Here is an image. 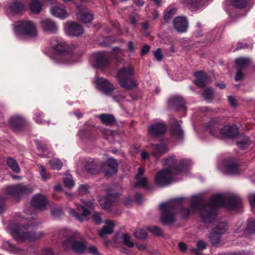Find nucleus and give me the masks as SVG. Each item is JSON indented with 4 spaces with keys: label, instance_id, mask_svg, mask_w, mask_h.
Instances as JSON below:
<instances>
[{
    "label": "nucleus",
    "instance_id": "1",
    "mask_svg": "<svg viewBox=\"0 0 255 255\" xmlns=\"http://www.w3.org/2000/svg\"><path fill=\"white\" fill-rule=\"evenodd\" d=\"M184 200V198H178L161 203L159 206L161 211V222L165 225H170L175 221V213L177 212L183 217L187 218L196 211H199L204 223L212 222L209 239L213 245L220 243L222 236L228 230L226 223L213 221L216 215V209L221 206H226L235 210L240 207L242 204L240 197L232 194H215L211 197L209 204L207 205H204L201 195H195L191 197L190 205L186 208L183 207Z\"/></svg>",
    "mask_w": 255,
    "mask_h": 255
},
{
    "label": "nucleus",
    "instance_id": "2",
    "mask_svg": "<svg viewBox=\"0 0 255 255\" xmlns=\"http://www.w3.org/2000/svg\"><path fill=\"white\" fill-rule=\"evenodd\" d=\"M162 164L165 169L159 171L155 177V183L159 186H164L169 184L174 179L175 175L179 172L185 171L191 162L184 160L179 164L176 163L175 157L170 156L165 158Z\"/></svg>",
    "mask_w": 255,
    "mask_h": 255
},
{
    "label": "nucleus",
    "instance_id": "3",
    "mask_svg": "<svg viewBox=\"0 0 255 255\" xmlns=\"http://www.w3.org/2000/svg\"><path fill=\"white\" fill-rule=\"evenodd\" d=\"M7 232L11 235L13 238L18 240L32 241L40 238L43 234L41 232L36 233L25 227H17L12 224L7 229Z\"/></svg>",
    "mask_w": 255,
    "mask_h": 255
},
{
    "label": "nucleus",
    "instance_id": "4",
    "mask_svg": "<svg viewBox=\"0 0 255 255\" xmlns=\"http://www.w3.org/2000/svg\"><path fill=\"white\" fill-rule=\"evenodd\" d=\"M134 73L133 67L130 65L120 69L117 74L120 85L128 90L136 87L138 84L132 78Z\"/></svg>",
    "mask_w": 255,
    "mask_h": 255
},
{
    "label": "nucleus",
    "instance_id": "5",
    "mask_svg": "<svg viewBox=\"0 0 255 255\" xmlns=\"http://www.w3.org/2000/svg\"><path fill=\"white\" fill-rule=\"evenodd\" d=\"M6 198L19 201L23 196L33 192V188L31 186H25L22 184L8 185L2 189Z\"/></svg>",
    "mask_w": 255,
    "mask_h": 255
},
{
    "label": "nucleus",
    "instance_id": "6",
    "mask_svg": "<svg viewBox=\"0 0 255 255\" xmlns=\"http://www.w3.org/2000/svg\"><path fill=\"white\" fill-rule=\"evenodd\" d=\"M14 29L17 35H24L34 38L37 35V30L35 23L29 20H21L14 24Z\"/></svg>",
    "mask_w": 255,
    "mask_h": 255
},
{
    "label": "nucleus",
    "instance_id": "7",
    "mask_svg": "<svg viewBox=\"0 0 255 255\" xmlns=\"http://www.w3.org/2000/svg\"><path fill=\"white\" fill-rule=\"evenodd\" d=\"M207 129L213 135L219 133L225 137H235L238 134L237 127L234 125L226 126L219 130V124L214 121L210 122L206 126Z\"/></svg>",
    "mask_w": 255,
    "mask_h": 255
},
{
    "label": "nucleus",
    "instance_id": "8",
    "mask_svg": "<svg viewBox=\"0 0 255 255\" xmlns=\"http://www.w3.org/2000/svg\"><path fill=\"white\" fill-rule=\"evenodd\" d=\"M72 49V48L70 46H68L64 41L60 39L54 49V51L56 52L64 53L59 57L60 60V61L59 62L60 63L63 64H70L75 62V59L74 56L70 53Z\"/></svg>",
    "mask_w": 255,
    "mask_h": 255
},
{
    "label": "nucleus",
    "instance_id": "9",
    "mask_svg": "<svg viewBox=\"0 0 255 255\" xmlns=\"http://www.w3.org/2000/svg\"><path fill=\"white\" fill-rule=\"evenodd\" d=\"M82 202L84 206L79 205L77 206V209L79 212L82 213L81 214L76 213V212L73 209L69 210V213L72 216L74 217L77 220L80 221H83L87 215L89 214V210L86 207L89 209H93L94 205L90 201L82 200Z\"/></svg>",
    "mask_w": 255,
    "mask_h": 255
},
{
    "label": "nucleus",
    "instance_id": "10",
    "mask_svg": "<svg viewBox=\"0 0 255 255\" xmlns=\"http://www.w3.org/2000/svg\"><path fill=\"white\" fill-rule=\"evenodd\" d=\"M93 65L96 68H104L109 66L110 62V55L105 52L95 53L93 54Z\"/></svg>",
    "mask_w": 255,
    "mask_h": 255
},
{
    "label": "nucleus",
    "instance_id": "11",
    "mask_svg": "<svg viewBox=\"0 0 255 255\" xmlns=\"http://www.w3.org/2000/svg\"><path fill=\"white\" fill-rule=\"evenodd\" d=\"M64 29L66 34L70 36H78L84 32L83 27L77 22H67Z\"/></svg>",
    "mask_w": 255,
    "mask_h": 255
},
{
    "label": "nucleus",
    "instance_id": "12",
    "mask_svg": "<svg viewBox=\"0 0 255 255\" xmlns=\"http://www.w3.org/2000/svg\"><path fill=\"white\" fill-rule=\"evenodd\" d=\"M118 194L116 193H112L108 191V195L106 197L101 198L98 200L99 203L104 210H109L112 204L117 201Z\"/></svg>",
    "mask_w": 255,
    "mask_h": 255
},
{
    "label": "nucleus",
    "instance_id": "13",
    "mask_svg": "<svg viewBox=\"0 0 255 255\" xmlns=\"http://www.w3.org/2000/svg\"><path fill=\"white\" fill-rule=\"evenodd\" d=\"M63 245L65 248H71L74 252L78 253H83L86 249V245L82 242L74 240L73 238H70L65 241Z\"/></svg>",
    "mask_w": 255,
    "mask_h": 255
},
{
    "label": "nucleus",
    "instance_id": "14",
    "mask_svg": "<svg viewBox=\"0 0 255 255\" xmlns=\"http://www.w3.org/2000/svg\"><path fill=\"white\" fill-rule=\"evenodd\" d=\"M77 18L80 21L84 22H90L93 19V14L89 12L85 7L82 5H77Z\"/></svg>",
    "mask_w": 255,
    "mask_h": 255
},
{
    "label": "nucleus",
    "instance_id": "15",
    "mask_svg": "<svg viewBox=\"0 0 255 255\" xmlns=\"http://www.w3.org/2000/svg\"><path fill=\"white\" fill-rule=\"evenodd\" d=\"M174 28L179 32H185L188 28V23L184 16L176 17L173 21Z\"/></svg>",
    "mask_w": 255,
    "mask_h": 255
},
{
    "label": "nucleus",
    "instance_id": "16",
    "mask_svg": "<svg viewBox=\"0 0 255 255\" xmlns=\"http://www.w3.org/2000/svg\"><path fill=\"white\" fill-rule=\"evenodd\" d=\"M96 82L98 89L105 94H109L114 89L113 85L105 79L97 78Z\"/></svg>",
    "mask_w": 255,
    "mask_h": 255
},
{
    "label": "nucleus",
    "instance_id": "17",
    "mask_svg": "<svg viewBox=\"0 0 255 255\" xmlns=\"http://www.w3.org/2000/svg\"><path fill=\"white\" fill-rule=\"evenodd\" d=\"M31 204L35 209H43L47 204V201L43 195L36 194L32 197Z\"/></svg>",
    "mask_w": 255,
    "mask_h": 255
},
{
    "label": "nucleus",
    "instance_id": "18",
    "mask_svg": "<svg viewBox=\"0 0 255 255\" xmlns=\"http://www.w3.org/2000/svg\"><path fill=\"white\" fill-rule=\"evenodd\" d=\"M166 127L163 123H157L151 125L149 127L148 132L153 136L161 135L165 133Z\"/></svg>",
    "mask_w": 255,
    "mask_h": 255
},
{
    "label": "nucleus",
    "instance_id": "19",
    "mask_svg": "<svg viewBox=\"0 0 255 255\" xmlns=\"http://www.w3.org/2000/svg\"><path fill=\"white\" fill-rule=\"evenodd\" d=\"M103 169L106 175L116 174L118 169V163L113 158H109L103 164Z\"/></svg>",
    "mask_w": 255,
    "mask_h": 255
},
{
    "label": "nucleus",
    "instance_id": "20",
    "mask_svg": "<svg viewBox=\"0 0 255 255\" xmlns=\"http://www.w3.org/2000/svg\"><path fill=\"white\" fill-rule=\"evenodd\" d=\"M179 1L192 11L198 10L202 5V0H179Z\"/></svg>",
    "mask_w": 255,
    "mask_h": 255
},
{
    "label": "nucleus",
    "instance_id": "21",
    "mask_svg": "<svg viewBox=\"0 0 255 255\" xmlns=\"http://www.w3.org/2000/svg\"><path fill=\"white\" fill-rule=\"evenodd\" d=\"M41 25L44 31L55 33L58 30L56 23L49 19H44L41 21Z\"/></svg>",
    "mask_w": 255,
    "mask_h": 255
},
{
    "label": "nucleus",
    "instance_id": "22",
    "mask_svg": "<svg viewBox=\"0 0 255 255\" xmlns=\"http://www.w3.org/2000/svg\"><path fill=\"white\" fill-rule=\"evenodd\" d=\"M50 13L54 16L61 18H66L68 15V13L66 10L58 5H54L50 8Z\"/></svg>",
    "mask_w": 255,
    "mask_h": 255
},
{
    "label": "nucleus",
    "instance_id": "23",
    "mask_svg": "<svg viewBox=\"0 0 255 255\" xmlns=\"http://www.w3.org/2000/svg\"><path fill=\"white\" fill-rule=\"evenodd\" d=\"M144 172V170L142 167H139L138 169L137 173L135 177L136 182L135 187L142 186L144 188H147V179L145 177H142Z\"/></svg>",
    "mask_w": 255,
    "mask_h": 255
},
{
    "label": "nucleus",
    "instance_id": "24",
    "mask_svg": "<svg viewBox=\"0 0 255 255\" xmlns=\"http://www.w3.org/2000/svg\"><path fill=\"white\" fill-rule=\"evenodd\" d=\"M152 149L153 155L157 158L168 150L166 145L163 143L152 145Z\"/></svg>",
    "mask_w": 255,
    "mask_h": 255
},
{
    "label": "nucleus",
    "instance_id": "25",
    "mask_svg": "<svg viewBox=\"0 0 255 255\" xmlns=\"http://www.w3.org/2000/svg\"><path fill=\"white\" fill-rule=\"evenodd\" d=\"M115 222L113 221H106L102 229L99 231V236L104 237L105 235L111 234L113 232V228L115 227Z\"/></svg>",
    "mask_w": 255,
    "mask_h": 255
},
{
    "label": "nucleus",
    "instance_id": "26",
    "mask_svg": "<svg viewBox=\"0 0 255 255\" xmlns=\"http://www.w3.org/2000/svg\"><path fill=\"white\" fill-rule=\"evenodd\" d=\"M225 172L232 174H238L239 173L238 165L232 160H228L225 162Z\"/></svg>",
    "mask_w": 255,
    "mask_h": 255
},
{
    "label": "nucleus",
    "instance_id": "27",
    "mask_svg": "<svg viewBox=\"0 0 255 255\" xmlns=\"http://www.w3.org/2000/svg\"><path fill=\"white\" fill-rule=\"evenodd\" d=\"M25 9V5L19 1H14L11 3L8 6V10L11 13L18 14Z\"/></svg>",
    "mask_w": 255,
    "mask_h": 255
},
{
    "label": "nucleus",
    "instance_id": "28",
    "mask_svg": "<svg viewBox=\"0 0 255 255\" xmlns=\"http://www.w3.org/2000/svg\"><path fill=\"white\" fill-rule=\"evenodd\" d=\"M196 80L195 84L200 87H204L208 82V78L207 75L202 71H199L195 74Z\"/></svg>",
    "mask_w": 255,
    "mask_h": 255
},
{
    "label": "nucleus",
    "instance_id": "29",
    "mask_svg": "<svg viewBox=\"0 0 255 255\" xmlns=\"http://www.w3.org/2000/svg\"><path fill=\"white\" fill-rule=\"evenodd\" d=\"M24 120L19 116H13L9 120L10 124L12 127L15 128H17L22 126L24 124Z\"/></svg>",
    "mask_w": 255,
    "mask_h": 255
},
{
    "label": "nucleus",
    "instance_id": "30",
    "mask_svg": "<svg viewBox=\"0 0 255 255\" xmlns=\"http://www.w3.org/2000/svg\"><path fill=\"white\" fill-rule=\"evenodd\" d=\"M251 59L249 58H239L236 60V66L238 69L242 70L246 68L249 65Z\"/></svg>",
    "mask_w": 255,
    "mask_h": 255
},
{
    "label": "nucleus",
    "instance_id": "31",
    "mask_svg": "<svg viewBox=\"0 0 255 255\" xmlns=\"http://www.w3.org/2000/svg\"><path fill=\"white\" fill-rule=\"evenodd\" d=\"M102 123L107 125H113L115 122V119L112 115L101 114L99 116Z\"/></svg>",
    "mask_w": 255,
    "mask_h": 255
},
{
    "label": "nucleus",
    "instance_id": "32",
    "mask_svg": "<svg viewBox=\"0 0 255 255\" xmlns=\"http://www.w3.org/2000/svg\"><path fill=\"white\" fill-rule=\"evenodd\" d=\"M29 7L32 12L37 14L41 11L42 5L39 0H31Z\"/></svg>",
    "mask_w": 255,
    "mask_h": 255
},
{
    "label": "nucleus",
    "instance_id": "33",
    "mask_svg": "<svg viewBox=\"0 0 255 255\" xmlns=\"http://www.w3.org/2000/svg\"><path fill=\"white\" fill-rule=\"evenodd\" d=\"M169 103L174 106L183 107L185 108V102L180 96H175L171 98L169 100Z\"/></svg>",
    "mask_w": 255,
    "mask_h": 255
},
{
    "label": "nucleus",
    "instance_id": "34",
    "mask_svg": "<svg viewBox=\"0 0 255 255\" xmlns=\"http://www.w3.org/2000/svg\"><path fill=\"white\" fill-rule=\"evenodd\" d=\"M121 242L128 248H132L134 246L131 237L127 233H123L121 236Z\"/></svg>",
    "mask_w": 255,
    "mask_h": 255
},
{
    "label": "nucleus",
    "instance_id": "35",
    "mask_svg": "<svg viewBox=\"0 0 255 255\" xmlns=\"http://www.w3.org/2000/svg\"><path fill=\"white\" fill-rule=\"evenodd\" d=\"M7 163L9 168H10L13 171L18 173L20 171V168L16 161L12 158H8L7 160Z\"/></svg>",
    "mask_w": 255,
    "mask_h": 255
},
{
    "label": "nucleus",
    "instance_id": "36",
    "mask_svg": "<svg viewBox=\"0 0 255 255\" xmlns=\"http://www.w3.org/2000/svg\"><path fill=\"white\" fill-rule=\"evenodd\" d=\"M251 143L250 140L247 137H244L243 138L239 139L237 142V145L239 148L241 149H246L249 146Z\"/></svg>",
    "mask_w": 255,
    "mask_h": 255
},
{
    "label": "nucleus",
    "instance_id": "37",
    "mask_svg": "<svg viewBox=\"0 0 255 255\" xmlns=\"http://www.w3.org/2000/svg\"><path fill=\"white\" fill-rule=\"evenodd\" d=\"M85 167L87 172L91 174L98 173L97 165L94 161H89V163L86 164Z\"/></svg>",
    "mask_w": 255,
    "mask_h": 255
},
{
    "label": "nucleus",
    "instance_id": "38",
    "mask_svg": "<svg viewBox=\"0 0 255 255\" xmlns=\"http://www.w3.org/2000/svg\"><path fill=\"white\" fill-rule=\"evenodd\" d=\"M177 9L175 8H167L165 11L164 19L165 21L170 20L176 13Z\"/></svg>",
    "mask_w": 255,
    "mask_h": 255
},
{
    "label": "nucleus",
    "instance_id": "39",
    "mask_svg": "<svg viewBox=\"0 0 255 255\" xmlns=\"http://www.w3.org/2000/svg\"><path fill=\"white\" fill-rule=\"evenodd\" d=\"M171 131L173 134L176 136L182 137L183 131L179 125L177 123L174 124L171 128Z\"/></svg>",
    "mask_w": 255,
    "mask_h": 255
},
{
    "label": "nucleus",
    "instance_id": "40",
    "mask_svg": "<svg viewBox=\"0 0 255 255\" xmlns=\"http://www.w3.org/2000/svg\"><path fill=\"white\" fill-rule=\"evenodd\" d=\"M246 230L250 233L255 234V219L250 218L248 220Z\"/></svg>",
    "mask_w": 255,
    "mask_h": 255
},
{
    "label": "nucleus",
    "instance_id": "41",
    "mask_svg": "<svg viewBox=\"0 0 255 255\" xmlns=\"http://www.w3.org/2000/svg\"><path fill=\"white\" fill-rule=\"evenodd\" d=\"M135 237L139 240H144L147 237V234L143 229H138L134 233Z\"/></svg>",
    "mask_w": 255,
    "mask_h": 255
},
{
    "label": "nucleus",
    "instance_id": "42",
    "mask_svg": "<svg viewBox=\"0 0 255 255\" xmlns=\"http://www.w3.org/2000/svg\"><path fill=\"white\" fill-rule=\"evenodd\" d=\"M49 163L50 165V167L53 169L59 170L62 166V163L61 161L59 159L57 158L49 160Z\"/></svg>",
    "mask_w": 255,
    "mask_h": 255
},
{
    "label": "nucleus",
    "instance_id": "43",
    "mask_svg": "<svg viewBox=\"0 0 255 255\" xmlns=\"http://www.w3.org/2000/svg\"><path fill=\"white\" fill-rule=\"evenodd\" d=\"M35 142L37 145V149L39 151L43 153H45L47 152L48 150V146L47 145L39 140H36Z\"/></svg>",
    "mask_w": 255,
    "mask_h": 255
},
{
    "label": "nucleus",
    "instance_id": "44",
    "mask_svg": "<svg viewBox=\"0 0 255 255\" xmlns=\"http://www.w3.org/2000/svg\"><path fill=\"white\" fill-rule=\"evenodd\" d=\"M232 5L238 8L245 7L247 4V0H231Z\"/></svg>",
    "mask_w": 255,
    "mask_h": 255
},
{
    "label": "nucleus",
    "instance_id": "45",
    "mask_svg": "<svg viewBox=\"0 0 255 255\" xmlns=\"http://www.w3.org/2000/svg\"><path fill=\"white\" fill-rule=\"evenodd\" d=\"M197 246L198 249H192V252L194 253L196 255H200L198 253V250L205 249L206 248L207 245L205 242L200 240L197 243Z\"/></svg>",
    "mask_w": 255,
    "mask_h": 255
},
{
    "label": "nucleus",
    "instance_id": "46",
    "mask_svg": "<svg viewBox=\"0 0 255 255\" xmlns=\"http://www.w3.org/2000/svg\"><path fill=\"white\" fill-rule=\"evenodd\" d=\"M63 183L65 186L68 188L72 187L74 185L72 177L70 175H67L63 179Z\"/></svg>",
    "mask_w": 255,
    "mask_h": 255
},
{
    "label": "nucleus",
    "instance_id": "47",
    "mask_svg": "<svg viewBox=\"0 0 255 255\" xmlns=\"http://www.w3.org/2000/svg\"><path fill=\"white\" fill-rule=\"evenodd\" d=\"M40 170V174L43 180H46L50 178L49 174L46 171L45 168L39 164L38 165Z\"/></svg>",
    "mask_w": 255,
    "mask_h": 255
},
{
    "label": "nucleus",
    "instance_id": "48",
    "mask_svg": "<svg viewBox=\"0 0 255 255\" xmlns=\"http://www.w3.org/2000/svg\"><path fill=\"white\" fill-rule=\"evenodd\" d=\"M89 186L88 185H81L78 189V193L81 195H85L88 193Z\"/></svg>",
    "mask_w": 255,
    "mask_h": 255
},
{
    "label": "nucleus",
    "instance_id": "49",
    "mask_svg": "<svg viewBox=\"0 0 255 255\" xmlns=\"http://www.w3.org/2000/svg\"><path fill=\"white\" fill-rule=\"evenodd\" d=\"M213 92L212 89L211 88H207L204 91L203 97L206 100L210 101L213 97Z\"/></svg>",
    "mask_w": 255,
    "mask_h": 255
},
{
    "label": "nucleus",
    "instance_id": "50",
    "mask_svg": "<svg viewBox=\"0 0 255 255\" xmlns=\"http://www.w3.org/2000/svg\"><path fill=\"white\" fill-rule=\"evenodd\" d=\"M147 230L149 231L151 233L157 236H160L162 234V232L161 229L156 226L153 227H148Z\"/></svg>",
    "mask_w": 255,
    "mask_h": 255
},
{
    "label": "nucleus",
    "instance_id": "51",
    "mask_svg": "<svg viewBox=\"0 0 255 255\" xmlns=\"http://www.w3.org/2000/svg\"><path fill=\"white\" fill-rule=\"evenodd\" d=\"M248 198L252 211L255 212V193L249 194Z\"/></svg>",
    "mask_w": 255,
    "mask_h": 255
},
{
    "label": "nucleus",
    "instance_id": "52",
    "mask_svg": "<svg viewBox=\"0 0 255 255\" xmlns=\"http://www.w3.org/2000/svg\"><path fill=\"white\" fill-rule=\"evenodd\" d=\"M43 114L42 113H37L35 114L34 119L35 121L38 124L43 125L46 123L45 120H41V118L42 117Z\"/></svg>",
    "mask_w": 255,
    "mask_h": 255
},
{
    "label": "nucleus",
    "instance_id": "53",
    "mask_svg": "<svg viewBox=\"0 0 255 255\" xmlns=\"http://www.w3.org/2000/svg\"><path fill=\"white\" fill-rule=\"evenodd\" d=\"M153 55L157 61H161L163 58L161 49L160 48H158L156 50L154 51L153 52Z\"/></svg>",
    "mask_w": 255,
    "mask_h": 255
},
{
    "label": "nucleus",
    "instance_id": "54",
    "mask_svg": "<svg viewBox=\"0 0 255 255\" xmlns=\"http://www.w3.org/2000/svg\"><path fill=\"white\" fill-rule=\"evenodd\" d=\"M92 218H93V220L94 221V222L97 224H100L102 222V218H101V215L98 213H96V212L94 213L92 215Z\"/></svg>",
    "mask_w": 255,
    "mask_h": 255
},
{
    "label": "nucleus",
    "instance_id": "55",
    "mask_svg": "<svg viewBox=\"0 0 255 255\" xmlns=\"http://www.w3.org/2000/svg\"><path fill=\"white\" fill-rule=\"evenodd\" d=\"M90 131L86 129H81L80 130L79 135L80 138H85L86 137H89L90 135Z\"/></svg>",
    "mask_w": 255,
    "mask_h": 255
},
{
    "label": "nucleus",
    "instance_id": "56",
    "mask_svg": "<svg viewBox=\"0 0 255 255\" xmlns=\"http://www.w3.org/2000/svg\"><path fill=\"white\" fill-rule=\"evenodd\" d=\"M61 39H59L58 38L55 37L52 38L50 40V44L51 46V48L54 50V48L56 47L58 42L60 41Z\"/></svg>",
    "mask_w": 255,
    "mask_h": 255
},
{
    "label": "nucleus",
    "instance_id": "57",
    "mask_svg": "<svg viewBox=\"0 0 255 255\" xmlns=\"http://www.w3.org/2000/svg\"><path fill=\"white\" fill-rule=\"evenodd\" d=\"M4 199V197L0 195V214L2 213L5 209Z\"/></svg>",
    "mask_w": 255,
    "mask_h": 255
},
{
    "label": "nucleus",
    "instance_id": "58",
    "mask_svg": "<svg viewBox=\"0 0 255 255\" xmlns=\"http://www.w3.org/2000/svg\"><path fill=\"white\" fill-rule=\"evenodd\" d=\"M134 199L135 202L137 204H141L142 202L143 201V198L142 196L139 193H136L135 194Z\"/></svg>",
    "mask_w": 255,
    "mask_h": 255
},
{
    "label": "nucleus",
    "instance_id": "59",
    "mask_svg": "<svg viewBox=\"0 0 255 255\" xmlns=\"http://www.w3.org/2000/svg\"><path fill=\"white\" fill-rule=\"evenodd\" d=\"M244 76V74L243 72H242V70L241 69H238V71L237 72L236 75L235 76V80L236 81H239L241 80Z\"/></svg>",
    "mask_w": 255,
    "mask_h": 255
},
{
    "label": "nucleus",
    "instance_id": "60",
    "mask_svg": "<svg viewBox=\"0 0 255 255\" xmlns=\"http://www.w3.org/2000/svg\"><path fill=\"white\" fill-rule=\"evenodd\" d=\"M228 101L230 104L233 107H236L237 106L236 100L233 97L230 96L228 97Z\"/></svg>",
    "mask_w": 255,
    "mask_h": 255
},
{
    "label": "nucleus",
    "instance_id": "61",
    "mask_svg": "<svg viewBox=\"0 0 255 255\" xmlns=\"http://www.w3.org/2000/svg\"><path fill=\"white\" fill-rule=\"evenodd\" d=\"M52 214L54 216L55 218H57L59 217L61 214H62V212L58 209H53L51 211Z\"/></svg>",
    "mask_w": 255,
    "mask_h": 255
},
{
    "label": "nucleus",
    "instance_id": "62",
    "mask_svg": "<svg viewBox=\"0 0 255 255\" xmlns=\"http://www.w3.org/2000/svg\"><path fill=\"white\" fill-rule=\"evenodd\" d=\"M128 50L131 52L133 53L135 50V48L133 45V43L131 41H129L128 43Z\"/></svg>",
    "mask_w": 255,
    "mask_h": 255
},
{
    "label": "nucleus",
    "instance_id": "63",
    "mask_svg": "<svg viewBox=\"0 0 255 255\" xmlns=\"http://www.w3.org/2000/svg\"><path fill=\"white\" fill-rule=\"evenodd\" d=\"M89 251L94 255H99L97 249L94 246L90 247L89 248Z\"/></svg>",
    "mask_w": 255,
    "mask_h": 255
},
{
    "label": "nucleus",
    "instance_id": "64",
    "mask_svg": "<svg viewBox=\"0 0 255 255\" xmlns=\"http://www.w3.org/2000/svg\"><path fill=\"white\" fill-rule=\"evenodd\" d=\"M179 249L182 252H185L187 250L186 244L183 242H181L178 245Z\"/></svg>",
    "mask_w": 255,
    "mask_h": 255
}]
</instances>
